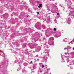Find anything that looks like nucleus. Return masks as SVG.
Listing matches in <instances>:
<instances>
[{
  "label": "nucleus",
  "mask_w": 74,
  "mask_h": 74,
  "mask_svg": "<svg viewBox=\"0 0 74 74\" xmlns=\"http://www.w3.org/2000/svg\"><path fill=\"white\" fill-rule=\"evenodd\" d=\"M36 13H37V14H38V15L39 14V12H37Z\"/></svg>",
  "instance_id": "20e7f679"
},
{
  "label": "nucleus",
  "mask_w": 74,
  "mask_h": 74,
  "mask_svg": "<svg viewBox=\"0 0 74 74\" xmlns=\"http://www.w3.org/2000/svg\"><path fill=\"white\" fill-rule=\"evenodd\" d=\"M31 63H33V61H31L30 62Z\"/></svg>",
  "instance_id": "423d86ee"
},
{
  "label": "nucleus",
  "mask_w": 74,
  "mask_h": 74,
  "mask_svg": "<svg viewBox=\"0 0 74 74\" xmlns=\"http://www.w3.org/2000/svg\"><path fill=\"white\" fill-rule=\"evenodd\" d=\"M55 21H56V19H55L54 20Z\"/></svg>",
  "instance_id": "6e6552de"
},
{
  "label": "nucleus",
  "mask_w": 74,
  "mask_h": 74,
  "mask_svg": "<svg viewBox=\"0 0 74 74\" xmlns=\"http://www.w3.org/2000/svg\"><path fill=\"white\" fill-rule=\"evenodd\" d=\"M44 67H45L44 65H42V68H44Z\"/></svg>",
  "instance_id": "f03ea898"
},
{
  "label": "nucleus",
  "mask_w": 74,
  "mask_h": 74,
  "mask_svg": "<svg viewBox=\"0 0 74 74\" xmlns=\"http://www.w3.org/2000/svg\"><path fill=\"white\" fill-rule=\"evenodd\" d=\"M67 49V48H65L64 49Z\"/></svg>",
  "instance_id": "0eeeda50"
},
{
  "label": "nucleus",
  "mask_w": 74,
  "mask_h": 74,
  "mask_svg": "<svg viewBox=\"0 0 74 74\" xmlns=\"http://www.w3.org/2000/svg\"><path fill=\"white\" fill-rule=\"evenodd\" d=\"M54 31H56V28H54Z\"/></svg>",
  "instance_id": "7ed1b4c3"
},
{
  "label": "nucleus",
  "mask_w": 74,
  "mask_h": 74,
  "mask_svg": "<svg viewBox=\"0 0 74 74\" xmlns=\"http://www.w3.org/2000/svg\"><path fill=\"white\" fill-rule=\"evenodd\" d=\"M37 60H38H38H39V59H37Z\"/></svg>",
  "instance_id": "1a4fd4ad"
},
{
  "label": "nucleus",
  "mask_w": 74,
  "mask_h": 74,
  "mask_svg": "<svg viewBox=\"0 0 74 74\" xmlns=\"http://www.w3.org/2000/svg\"><path fill=\"white\" fill-rule=\"evenodd\" d=\"M57 14L58 15H59V13H58Z\"/></svg>",
  "instance_id": "39448f33"
},
{
  "label": "nucleus",
  "mask_w": 74,
  "mask_h": 74,
  "mask_svg": "<svg viewBox=\"0 0 74 74\" xmlns=\"http://www.w3.org/2000/svg\"><path fill=\"white\" fill-rule=\"evenodd\" d=\"M0 28H1V27H0Z\"/></svg>",
  "instance_id": "9d476101"
},
{
  "label": "nucleus",
  "mask_w": 74,
  "mask_h": 74,
  "mask_svg": "<svg viewBox=\"0 0 74 74\" xmlns=\"http://www.w3.org/2000/svg\"><path fill=\"white\" fill-rule=\"evenodd\" d=\"M41 7H42V4H40L38 6V8H40Z\"/></svg>",
  "instance_id": "f257e3e1"
}]
</instances>
